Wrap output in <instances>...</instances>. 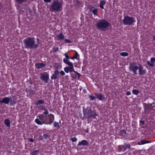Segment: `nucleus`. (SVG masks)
I'll use <instances>...</instances> for the list:
<instances>
[{
    "instance_id": "nucleus-1",
    "label": "nucleus",
    "mask_w": 155,
    "mask_h": 155,
    "mask_svg": "<svg viewBox=\"0 0 155 155\" xmlns=\"http://www.w3.org/2000/svg\"><path fill=\"white\" fill-rule=\"evenodd\" d=\"M39 118H36L35 120L36 123L38 125L45 124H51L53 123L54 120V114H50L48 116L42 114L38 115Z\"/></svg>"
},
{
    "instance_id": "nucleus-2",
    "label": "nucleus",
    "mask_w": 155,
    "mask_h": 155,
    "mask_svg": "<svg viewBox=\"0 0 155 155\" xmlns=\"http://www.w3.org/2000/svg\"><path fill=\"white\" fill-rule=\"evenodd\" d=\"M24 46L26 48L36 49L39 46V42L35 44L33 37H28L24 39L23 41Z\"/></svg>"
},
{
    "instance_id": "nucleus-3",
    "label": "nucleus",
    "mask_w": 155,
    "mask_h": 155,
    "mask_svg": "<svg viewBox=\"0 0 155 155\" xmlns=\"http://www.w3.org/2000/svg\"><path fill=\"white\" fill-rule=\"evenodd\" d=\"M84 114L85 118L87 119L88 121H91L94 119H96V117L97 116L96 112L91 109L84 112Z\"/></svg>"
},
{
    "instance_id": "nucleus-4",
    "label": "nucleus",
    "mask_w": 155,
    "mask_h": 155,
    "mask_svg": "<svg viewBox=\"0 0 155 155\" xmlns=\"http://www.w3.org/2000/svg\"><path fill=\"white\" fill-rule=\"evenodd\" d=\"M110 25V23L105 19L99 21L97 24V28L100 30L104 31L108 28Z\"/></svg>"
},
{
    "instance_id": "nucleus-5",
    "label": "nucleus",
    "mask_w": 155,
    "mask_h": 155,
    "mask_svg": "<svg viewBox=\"0 0 155 155\" xmlns=\"http://www.w3.org/2000/svg\"><path fill=\"white\" fill-rule=\"evenodd\" d=\"M62 7V4L58 0L53 1L51 6V9L53 11H60L61 10Z\"/></svg>"
},
{
    "instance_id": "nucleus-6",
    "label": "nucleus",
    "mask_w": 155,
    "mask_h": 155,
    "mask_svg": "<svg viewBox=\"0 0 155 155\" xmlns=\"http://www.w3.org/2000/svg\"><path fill=\"white\" fill-rule=\"evenodd\" d=\"M135 22V21L134 17L128 16H125L123 20V24L125 25H132Z\"/></svg>"
},
{
    "instance_id": "nucleus-7",
    "label": "nucleus",
    "mask_w": 155,
    "mask_h": 155,
    "mask_svg": "<svg viewBox=\"0 0 155 155\" xmlns=\"http://www.w3.org/2000/svg\"><path fill=\"white\" fill-rule=\"evenodd\" d=\"M131 144L130 143H124L123 145H120L117 147V151L121 152V151L124 152L127 150V149H130Z\"/></svg>"
},
{
    "instance_id": "nucleus-8",
    "label": "nucleus",
    "mask_w": 155,
    "mask_h": 155,
    "mask_svg": "<svg viewBox=\"0 0 155 155\" xmlns=\"http://www.w3.org/2000/svg\"><path fill=\"white\" fill-rule=\"evenodd\" d=\"M138 67L135 63H133L130 64L129 69L130 71H132L134 73L133 75L137 74V71L138 69Z\"/></svg>"
},
{
    "instance_id": "nucleus-9",
    "label": "nucleus",
    "mask_w": 155,
    "mask_h": 155,
    "mask_svg": "<svg viewBox=\"0 0 155 155\" xmlns=\"http://www.w3.org/2000/svg\"><path fill=\"white\" fill-rule=\"evenodd\" d=\"M40 79L44 81L45 83H47L49 79V74H41Z\"/></svg>"
},
{
    "instance_id": "nucleus-10",
    "label": "nucleus",
    "mask_w": 155,
    "mask_h": 155,
    "mask_svg": "<svg viewBox=\"0 0 155 155\" xmlns=\"http://www.w3.org/2000/svg\"><path fill=\"white\" fill-rule=\"evenodd\" d=\"M64 70L66 73H68L69 72H72L74 71V67L68 66L64 68Z\"/></svg>"
},
{
    "instance_id": "nucleus-11",
    "label": "nucleus",
    "mask_w": 155,
    "mask_h": 155,
    "mask_svg": "<svg viewBox=\"0 0 155 155\" xmlns=\"http://www.w3.org/2000/svg\"><path fill=\"white\" fill-rule=\"evenodd\" d=\"M139 74L140 75H142L146 73V71L144 69H143V67L140 65L138 67Z\"/></svg>"
},
{
    "instance_id": "nucleus-12",
    "label": "nucleus",
    "mask_w": 155,
    "mask_h": 155,
    "mask_svg": "<svg viewBox=\"0 0 155 155\" xmlns=\"http://www.w3.org/2000/svg\"><path fill=\"white\" fill-rule=\"evenodd\" d=\"M11 100V98H10L7 97H5L3 98L1 101L0 100V103H4L7 104L9 103Z\"/></svg>"
},
{
    "instance_id": "nucleus-13",
    "label": "nucleus",
    "mask_w": 155,
    "mask_h": 155,
    "mask_svg": "<svg viewBox=\"0 0 155 155\" xmlns=\"http://www.w3.org/2000/svg\"><path fill=\"white\" fill-rule=\"evenodd\" d=\"M89 145V143H88L87 141L86 140H82L81 141H80L78 144V146H81V145H83V146H87Z\"/></svg>"
},
{
    "instance_id": "nucleus-14",
    "label": "nucleus",
    "mask_w": 155,
    "mask_h": 155,
    "mask_svg": "<svg viewBox=\"0 0 155 155\" xmlns=\"http://www.w3.org/2000/svg\"><path fill=\"white\" fill-rule=\"evenodd\" d=\"M95 95L97 99L100 101H103L104 100V97H103L102 94L98 93H96Z\"/></svg>"
},
{
    "instance_id": "nucleus-15",
    "label": "nucleus",
    "mask_w": 155,
    "mask_h": 155,
    "mask_svg": "<svg viewBox=\"0 0 155 155\" xmlns=\"http://www.w3.org/2000/svg\"><path fill=\"white\" fill-rule=\"evenodd\" d=\"M63 61L65 64L68 65L69 66L74 67V66L72 63L70 62L69 60H67L65 58H64L63 59Z\"/></svg>"
},
{
    "instance_id": "nucleus-16",
    "label": "nucleus",
    "mask_w": 155,
    "mask_h": 155,
    "mask_svg": "<svg viewBox=\"0 0 155 155\" xmlns=\"http://www.w3.org/2000/svg\"><path fill=\"white\" fill-rule=\"evenodd\" d=\"M94 8L93 7H92L91 8H90V12H92L94 16H98V10L97 8H95L92 10V9Z\"/></svg>"
},
{
    "instance_id": "nucleus-17",
    "label": "nucleus",
    "mask_w": 155,
    "mask_h": 155,
    "mask_svg": "<svg viewBox=\"0 0 155 155\" xmlns=\"http://www.w3.org/2000/svg\"><path fill=\"white\" fill-rule=\"evenodd\" d=\"M155 61V58H150V61L151 63H150L149 61H147V63L150 66L153 67L154 66L153 62Z\"/></svg>"
},
{
    "instance_id": "nucleus-18",
    "label": "nucleus",
    "mask_w": 155,
    "mask_h": 155,
    "mask_svg": "<svg viewBox=\"0 0 155 155\" xmlns=\"http://www.w3.org/2000/svg\"><path fill=\"white\" fill-rule=\"evenodd\" d=\"M36 67L38 69L41 68L45 66V64L43 63H38L35 64Z\"/></svg>"
},
{
    "instance_id": "nucleus-19",
    "label": "nucleus",
    "mask_w": 155,
    "mask_h": 155,
    "mask_svg": "<svg viewBox=\"0 0 155 155\" xmlns=\"http://www.w3.org/2000/svg\"><path fill=\"white\" fill-rule=\"evenodd\" d=\"M151 141H148L146 140H142L138 142V144L139 145H143L147 143H151Z\"/></svg>"
},
{
    "instance_id": "nucleus-20",
    "label": "nucleus",
    "mask_w": 155,
    "mask_h": 155,
    "mask_svg": "<svg viewBox=\"0 0 155 155\" xmlns=\"http://www.w3.org/2000/svg\"><path fill=\"white\" fill-rule=\"evenodd\" d=\"M57 38L59 41H61L64 39V36L63 33L60 32L59 34L57 35Z\"/></svg>"
},
{
    "instance_id": "nucleus-21",
    "label": "nucleus",
    "mask_w": 155,
    "mask_h": 155,
    "mask_svg": "<svg viewBox=\"0 0 155 155\" xmlns=\"http://www.w3.org/2000/svg\"><path fill=\"white\" fill-rule=\"evenodd\" d=\"M106 2L104 0H102L100 2V7L102 9H104V6Z\"/></svg>"
},
{
    "instance_id": "nucleus-22",
    "label": "nucleus",
    "mask_w": 155,
    "mask_h": 155,
    "mask_svg": "<svg viewBox=\"0 0 155 155\" xmlns=\"http://www.w3.org/2000/svg\"><path fill=\"white\" fill-rule=\"evenodd\" d=\"M121 136L125 137L127 134L126 130H121L119 132Z\"/></svg>"
},
{
    "instance_id": "nucleus-23",
    "label": "nucleus",
    "mask_w": 155,
    "mask_h": 155,
    "mask_svg": "<svg viewBox=\"0 0 155 155\" xmlns=\"http://www.w3.org/2000/svg\"><path fill=\"white\" fill-rule=\"evenodd\" d=\"M4 123L8 127H10V121L8 119H7L5 120L4 121Z\"/></svg>"
},
{
    "instance_id": "nucleus-24",
    "label": "nucleus",
    "mask_w": 155,
    "mask_h": 155,
    "mask_svg": "<svg viewBox=\"0 0 155 155\" xmlns=\"http://www.w3.org/2000/svg\"><path fill=\"white\" fill-rule=\"evenodd\" d=\"M45 103L44 100H39L37 102H36V105H38L40 104H43Z\"/></svg>"
},
{
    "instance_id": "nucleus-25",
    "label": "nucleus",
    "mask_w": 155,
    "mask_h": 155,
    "mask_svg": "<svg viewBox=\"0 0 155 155\" xmlns=\"http://www.w3.org/2000/svg\"><path fill=\"white\" fill-rule=\"evenodd\" d=\"M120 54L121 56H124V57L127 56L129 55L128 53L127 52H122L120 53Z\"/></svg>"
},
{
    "instance_id": "nucleus-26",
    "label": "nucleus",
    "mask_w": 155,
    "mask_h": 155,
    "mask_svg": "<svg viewBox=\"0 0 155 155\" xmlns=\"http://www.w3.org/2000/svg\"><path fill=\"white\" fill-rule=\"evenodd\" d=\"M132 91L133 94L136 95H137L139 93V91L137 89H133Z\"/></svg>"
},
{
    "instance_id": "nucleus-27",
    "label": "nucleus",
    "mask_w": 155,
    "mask_h": 155,
    "mask_svg": "<svg viewBox=\"0 0 155 155\" xmlns=\"http://www.w3.org/2000/svg\"><path fill=\"white\" fill-rule=\"evenodd\" d=\"M39 150H34L30 153L31 154H32L33 155H37L38 152H39Z\"/></svg>"
},
{
    "instance_id": "nucleus-28",
    "label": "nucleus",
    "mask_w": 155,
    "mask_h": 155,
    "mask_svg": "<svg viewBox=\"0 0 155 155\" xmlns=\"http://www.w3.org/2000/svg\"><path fill=\"white\" fill-rule=\"evenodd\" d=\"M58 78V76L55 74L54 73L53 74L51 77V79L55 80Z\"/></svg>"
},
{
    "instance_id": "nucleus-29",
    "label": "nucleus",
    "mask_w": 155,
    "mask_h": 155,
    "mask_svg": "<svg viewBox=\"0 0 155 155\" xmlns=\"http://www.w3.org/2000/svg\"><path fill=\"white\" fill-rule=\"evenodd\" d=\"M53 124L54 127L58 128H59V127L60 126L58 122L55 121L54 122Z\"/></svg>"
},
{
    "instance_id": "nucleus-30",
    "label": "nucleus",
    "mask_w": 155,
    "mask_h": 155,
    "mask_svg": "<svg viewBox=\"0 0 155 155\" xmlns=\"http://www.w3.org/2000/svg\"><path fill=\"white\" fill-rule=\"evenodd\" d=\"M74 57L75 59H79V55L77 52L76 51L75 53V55H74Z\"/></svg>"
},
{
    "instance_id": "nucleus-31",
    "label": "nucleus",
    "mask_w": 155,
    "mask_h": 155,
    "mask_svg": "<svg viewBox=\"0 0 155 155\" xmlns=\"http://www.w3.org/2000/svg\"><path fill=\"white\" fill-rule=\"evenodd\" d=\"M43 137L44 139L45 140L47 139L49 137V136L47 134H43Z\"/></svg>"
},
{
    "instance_id": "nucleus-32",
    "label": "nucleus",
    "mask_w": 155,
    "mask_h": 155,
    "mask_svg": "<svg viewBox=\"0 0 155 155\" xmlns=\"http://www.w3.org/2000/svg\"><path fill=\"white\" fill-rule=\"evenodd\" d=\"M16 1L18 2V3L21 4L24 2H26L27 0H16Z\"/></svg>"
},
{
    "instance_id": "nucleus-33",
    "label": "nucleus",
    "mask_w": 155,
    "mask_h": 155,
    "mask_svg": "<svg viewBox=\"0 0 155 155\" xmlns=\"http://www.w3.org/2000/svg\"><path fill=\"white\" fill-rule=\"evenodd\" d=\"M64 41L66 43L70 44L72 42V41L69 39H64Z\"/></svg>"
},
{
    "instance_id": "nucleus-34",
    "label": "nucleus",
    "mask_w": 155,
    "mask_h": 155,
    "mask_svg": "<svg viewBox=\"0 0 155 155\" xmlns=\"http://www.w3.org/2000/svg\"><path fill=\"white\" fill-rule=\"evenodd\" d=\"M74 73L75 74L77 75H78V78H79L81 76V74H79L77 72L75 71L74 70Z\"/></svg>"
},
{
    "instance_id": "nucleus-35",
    "label": "nucleus",
    "mask_w": 155,
    "mask_h": 155,
    "mask_svg": "<svg viewBox=\"0 0 155 155\" xmlns=\"http://www.w3.org/2000/svg\"><path fill=\"white\" fill-rule=\"evenodd\" d=\"M54 73L56 74L57 76L59 74H60V72L58 71V70L57 69H56L54 72Z\"/></svg>"
},
{
    "instance_id": "nucleus-36",
    "label": "nucleus",
    "mask_w": 155,
    "mask_h": 155,
    "mask_svg": "<svg viewBox=\"0 0 155 155\" xmlns=\"http://www.w3.org/2000/svg\"><path fill=\"white\" fill-rule=\"evenodd\" d=\"M71 140L73 142H74L76 141L77 140V139L75 137H74L71 138Z\"/></svg>"
},
{
    "instance_id": "nucleus-37",
    "label": "nucleus",
    "mask_w": 155,
    "mask_h": 155,
    "mask_svg": "<svg viewBox=\"0 0 155 155\" xmlns=\"http://www.w3.org/2000/svg\"><path fill=\"white\" fill-rule=\"evenodd\" d=\"M89 98H90V100L91 101H93L95 99L96 97L95 96H90L89 97Z\"/></svg>"
},
{
    "instance_id": "nucleus-38",
    "label": "nucleus",
    "mask_w": 155,
    "mask_h": 155,
    "mask_svg": "<svg viewBox=\"0 0 155 155\" xmlns=\"http://www.w3.org/2000/svg\"><path fill=\"white\" fill-rule=\"evenodd\" d=\"M44 114L45 115H47L48 114V111L47 109H46L44 110Z\"/></svg>"
},
{
    "instance_id": "nucleus-39",
    "label": "nucleus",
    "mask_w": 155,
    "mask_h": 155,
    "mask_svg": "<svg viewBox=\"0 0 155 155\" xmlns=\"http://www.w3.org/2000/svg\"><path fill=\"white\" fill-rule=\"evenodd\" d=\"M53 51L54 52H56L59 49V48L58 47H53Z\"/></svg>"
},
{
    "instance_id": "nucleus-40",
    "label": "nucleus",
    "mask_w": 155,
    "mask_h": 155,
    "mask_svg": "<svg viewBox=\"0 0 155 155\" xmlns=\"http://www.w3.org/2000/svg\"><path fill=\"white\" fill-rule=\"evenodd\" d=\"M64 55L65 56L66 59L67 60L69 59L70 58V57L68 56V55L67 54V53H65L64 54Z\"/></svg>"
},
{
    "instance_id": "nucleus-41",
    "label": "nucleus",
    "mask_w": 155,
    "mask_h": 155,
    "mask_svg": "<svg viewBox=\"0 0 155 155\" xmlns=\"http://www.w3.org/2000/svg\"><path fill=\"white\" fill-rule=\"evenodd\" d=\"M40 109L41 110H45L46 109V108L45 106H43L41 105V106H40Z\"/></svg>"
},
{
    "instance_id": "nucleus-42",
    "label": "nucleus",
    "mask_w": 155,
    "mask_h": 155,
    "mask_svg": "<svg viewBox=\"0 0 155 155\" xmlns=\"http://www.w3.org/2000/svg\"><path fill=\"white\" fill-rule=\"evenodd\" d=\"M60 74L62 76L64 75L65 74V72H64V71L62 70H61L60 71Z\"/></svg>"
},
{
    "instance_id": "nucleus-43",
    "label": "nucleus",
    "mask_w": 155,
    "mask_h": 155,
    "mask_svg": "<svg viewBox=\"0 0 155 155\" xmlns=\"http://www.w3.org/2000/svg\"><path fill=\"white\" fill-rule=\"evenodd\" d=\"M140 124H142V125H144V121L143 120H140Z\"/></svg>"
},
{
    "instance_id": "nucleus-44",
    "label": "nucleus",
    "mask_w": 155,
    "mask_h": 155,
    "mask_svg": "<svg viewBox=\"0 0 155 155\" xmlns=\"http://www.w3.org/2000/svg\"><path fill=\"white\" fill-rule=\"evenodd\" d=\"M126 95L128 96L130 95L131 94V92L130 91H127L126 93Z\"/></svg>"
},
{
    "instance_id": "nucleus-45",
    "label": "nucleus",
    "mask_w": 155,
    "mask_h": 155,
    "mask_svg": "<svg viewBox=\"0 0 155 155\" xmlns=\"http://www.w3.org/2000/svg\"><path fill=\"white\" fill-rule=\"evenodd\" d=\"M45 2H50L51 0H43Z\"/></svg>"
},
{
    "instance_id": "nucleus-46",
    "label": "nucleus",
    "mask_w": 155,
    "mask_h": 155,
    "mask_svg": "<svg viewBox=\"0 0 155 155\" xmlns=\"http://www.w3.org/2000/svg\"><path fill=\"white\" fill-rule=\"evenodd\" d=\"M29 141L31 142H34V140L32 138H29Z\"/></svg>"
},
{
    "instance_id": "nucleus-47",
    "label": "nucleus",
    "mask_w": 155,
    "mask_h": 155,
    "mask_svg": "<svg viewBox=\"0 0 155 155\" xmlns=\"http://www.w3.org/2000/svg\"><path fill=\"white\" fill-rule=\"evenodd\" d=\"M70 58L71 59H75L74 57V56L70 57Z\"/></svg>"
},
{
    "instance_id": "nucleus-48",
    "label": "nucleus",
    "mask_w": 155,
    "mask_h": 155,
    "mask_svg": "<svg viewBox=\"0 0 155 155\" xmlns=\"http://www.w3.org/2000/svg\"><path fill=\"white\" fill-rule=\"evenodd\" d=\"M2 8V5L0 3V10H1Z\"/></svg>"
},
{
    "instance_id": "nucleus-49",
    "label": "nucleus",
    "mask_w": 155,
    "mask_h": 155,
    "mask_svg": "<svg viewBox=\"0 0 155 155\" xmlns=\"http://www.w3.org/2000/svg\"><path fill=\"white\" fill-rule=\"evenodd\" d=\"M153 40L155 41V35L153 36Z\"/></svg>"
},
{
    "instance_id": "nucleus-50",
    "label": "nucleus",
    "mask_w": 155,
    "mask_h": 155,
    "mask_svg": "<svg viewBox=\"0 0 155 155\" xmlns=\"http://www.w3.org/2000/svg\"><path fill=\"white\" fill-rule=\"evenodd\" d=\"M85 132H86V133H88V130L87 129V130H86L85 131Z\"/></svg>"
},
{
    "instance_id": "nucleus-51",
    "label": "nucleus",
    "mask_w": 155,
    "mask_h": 155,
    "mask_svg": "<svg viewBox=\"0 0 155 155\" xmlns=\"http://www.w3.org/2000/svg\"><path fill=\"white\" fill-rule=\"evenodd\" d=\"M43 137H40V140H42V139H43Z\"/></svg>"
},
{
    "instance_id": "nucleus-52",
    "label": "nucleus",
    "mask_w": 155,
    "mask_h": 155,
    "mask_svg": "<svg viewBox=\"0 0 155 155\" xmlns=\"http://www.w3.org/2000/svg\"><path fill=\"white\" fill-rule=\"evenodd\" d=\"M13 102H14V104L15 103V102L14 101Z\"/></svg>"
},
{
    "instance_id": "nucleus-53",
    "label": "nucleus",
    "mask_w": 155,
    "mask_h": 155,
    "mask_svg": "<svg viewBox=\"0 0 155 155\" xmlns=\"http://www.w3.org/2000/svg\"><path fill=\"white\" fill-rule=\"evenodd\" d=\"M1 130V128H0V130Z\"/></svg>"
}]
</instances>
